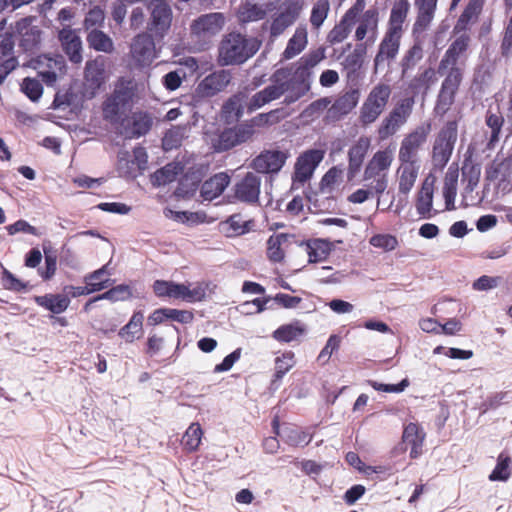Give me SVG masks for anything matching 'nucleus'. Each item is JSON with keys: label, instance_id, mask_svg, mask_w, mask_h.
<instances>
[{"label": "nucleus", "instance_id": "f257e3e1", "mask_svg": "<svg viewBox=\"0 0 512 512\" xmlns=\"http://www.w3.org/2000/svg\"><path fill=\"white\" fill-rule=\"evenodd\" d=\"M289 86L290 83L281 77V73H274L271 83L251 97L248 98L244 93H238L230 97L222 107V115L228 123L237 121L242 116L245 108L249 112L258 110L279 99L288 91Z\"/></svg>", "mask_w": 512, "mask_h": 512}, {"label": "nucleus", "instance_id": "f03ea898", "mask_svg": "<svg viewBox=\"0 0 512 512\" xmlns=\"http://www.w3.org/2000/svg\"><path fill=\"white\" fill-rule=\"evenodd\" d=\"M260 41L241 33H228L218 46V63L221 66L241 65L253 57L260 48Z\"/></svg>", "mask_w": 512, "mask_h": 512}, {"label": "nucleus", "instance_id": "7ed1b4c3", "mask_svg": "<svg viewBox=\"0 0 512 512\" xmlns=\"http://www.w3.org/2000/svg\"><path fill=\"white\" fill-rule=\"evenodd\" d=\"M137 98L136 83L127 78H120L114 85L113 92L102 104V112L105 120L117 123L131 108Z\"/></svg>", "mask_w": 512, "mask_h": 512}, {"label": "nucleus", "instance_id": "20e7f679", "mask_svg": "<svg viewBox=\"0 0 512 512\" xmlns=\"http://www.w3.org/2000/svg\"><path fill=\"white\" fill-rule=\"evenodd\" d=\"M394 161V152L390 148L377 150L364 167L362 180L366 186L376 190V195H382L389 184V172Z\"/></svg>", "mask_w": 512, "mask_h": 512}, {"label": "nucleus", "instance_id": "39448f33", "mask_svg": "<svg viewBox=\"0 0 512 512\" xmlns=\"http://www.w3.org/2000/svg\"><path fill=\"white\" fill-rule=\"evenodd\" d=\"M465 68L462 66L438 65V74L444 77L442 81L434 111L443 116L446 114L455 101V96L459 90L464 77Z\"/></svg>", "mask_w": 512, "mask_h": 512}, {"label": "nucleus", "instance_id": "423d86ee", "mask_svg": "<svg viewBox=\"0 0 512 512\" xmlns=\"http://www.w3.org/2000/svg\"><path fill=\"white\" fill-rule=\"evenodd\" d=\"M431 130V123L426 121L406 133L400 142L398 161L421 164L420 152L426 145Z\"/></svg>", "mask_w": 512, "mask_h": 512}, {"label": "nucleus", "instance_id": "0eeeda50", "mask_svg": "<svg viewBox=\"0 0 512 512\" xmlns=\"http://www.w3.org/2000/svg\"><path fill=\"white\" fill-rule=\"evenodd\" d=\"M390 95L391 88L388 84L379 83L371 89L359 112V122L362 126H369L379 118L388 104Z\"/></svg>", "mask_w": 512, "mask_h": 512}, {"label": "nucleus", "instance_id": "6e6552de", "mask_svg": "<svg viewBox=\"0 0 512 512\" xmlns=\"http://www.w3.org/2000/svg\"><path fill=\"white\" fill-rule=\"evenodd\" d=\"M414 98H404L382 119L377 129L380 140H387L395 135L408 121L412 114Z\"/></svg>", "mask_w": 512, "mask_h": 512}, {"label": "nucleus", "instance_id": "1a4fd4ad", "mask_svg": "<svg viewBox=\"0 0 512 512\" xmlns=\"http://www.w3.org/2000/svg\"><path fill=\"white\" fill-rule=\"evenodd\" d=\"M457 140V122L448 121L440 130L432 149V160L436 167L443 168L450 160Z\"/></svg>", "mask_w": 512, "mask_h": 512}, {"label": "nucleus", "instance_id": "9d476101", "mask_svg": "<svg viewBox=\"0 0 512 512\" xmlns=\"http://www.w3.org/2000/svg\"><path fill=\"white\" fill-rule=\"evenodd\" d=\"M324 155V150L310 149L298 156L292 176L294 187L298 188L312 178L315 169L322 162Z\"/></svg>", "mask_w": 512, "mask_h": 512}, {"label": "nucleus", "instance_id": "9b49d317", "mask_svg": "<svg viewBox=\"0 0 512 512\" xmlns=\"http://www.w3.org/2000/svg\"><path fill=\"white\" fill-rule=\"evenodd\" d=\"M254 133L252 126L239 125L234 128H227L210 138V145L215 152L227 151L236 145L249 140Z\"/></svg>", "mask_w": 512, "mask_h": 512}, {"label": "nucleus", "instance_id": "f8f14e48", "mask_svg": "<svg viewBox=\"0 0 512 512\" xmlns=\"http://www.w3.org/2000/svg\"><path fill=\"white\" fill-rule=\"evenodd\" d=\"M224 24L225 18L222 13L203 14L192 21L190 32L198 41H208L223 29Z\"/></svg>", "mask_w": 512, "mask_h": 512}, {"label": "nucleus", "instance_id": "ddd939ff", "mask_svg": "<svg viewBox=\"0 0 512 512\" xmlns=\"http://www.w3.org/2000/svg\"><path fill=\"white\" fill-rule=\"evenodd\" d=\"M105 60L97 57L88 61L85 66L82 94L87 99H92L98 93L100 87L106 82Z\"/></svg>", "mask_w": 512, "mask_h": 512}, {"label": "nucleus", "instance_id": "4468645a", "mask_svg": "<svg viewBox=\"0 0 512 512\" xmlns=\"http://www.w3.org/2000/svg\"><path fill=\"white\" fill-rule=\"evenodd\" d=\"M148 9L150 11L149 30L156 37L163 38L172 22L170 6L165 0H151Z\"/></svg>", "mask_w": 512, "mask_h": 512}, {"label": "nucleus", "instance_id": "2eb2a0df", "mask_svg": "<svg viewBox=\"0 0 512 512\" xmlns=\"http://www.w3.org/2000/svg\"><path fill=\"white\" fill-rule=\"evenodd\" d=\"M365 8L364 0H356L355 4L349 8L340 22L333 27L327 35V42L335 45L343 42L350 34L352 27L355 25L358 16Z\"/></svg>", "mask_w": 512, "mask_h": 512}, {"label": "nucleus", "instance_id": "dca6fc26", "mask_svg": "<svg viewBox=\"0 0 512 512\" xmlns=\"http://www.w3.org/2000/svg\"><path fill=\"white\" fill-rule=\"evenodd\" d=\"M276 73H278V71ZM279 73H281V77H283L284 80L290 83L288 91L285 92L288 93L284 99L286 104L295 102L310 89V81L313 72L309 70L305 65H301L299 60L296 63V68L293 75V79L296 82V87H294L292 80L287 79L284 72L279 71Z\"/></svg>", "mask_w": 512, "mask_h": 512}, {"label": "nucleus", "instance_id": "f3484780", "mask_svg": "<svg viewBox=\"0 0 512 512\" xmlns=\"http://www.w3.org/2000/svg\"><path fill=\"white\" fill-rule=\"evenodd\" d=\"M130 54L136 65H150L156 58V48L152 36L147 32L136 35L130 46Z\"/></svg>", "mask_w": 512, "mask_h": 512}, {"label": "nucleus", "instance_id": "a211bd4d", "mask_svg": "<svg viewBox=\"0 0 512 512\" xmlns=\"http://www.w3.org/2000/svg\"><path fill=\"white\" fill-rule=\"evenodd\" d=\"M289 156L288 150H265L253 160L252 167L258 173H278Z\"/></svg>", "mask_w": 512, "mask_h": 512}, {"label": "nucleus", "instance_id": "6ab92c4d", "mask_svg": "<svg viewBox=\"0 0 512 512\" xmlns=\"http://www.w3.org/2000/svg\"><path fill=\"white\" fill-rule=\"evenodd\" d=\"M34 67L38 70L39 76L47 85H53L58 76L63 74L65 61L60 55L54 57L42 55L35 60Z\"/></svg>", "mask_w": 512, "mask_h": 512}, {"label": "nucleus", "instance_id": "aec40b11", "mask_svg": "<svg viewBox=\"0 0 512 512\" xmlns=\"http://www.w3.org/2000/svg\"><path fill=\"white\" fill-rule=\"evenodd\" d=\"M232 75L228 70H218L206 76L196 87L199 97H212L223 91L231 82Z\"/></svg>", "mask_w": 512, "mask_h": 512}, {"label": "nucleus", "instance_id": "412c9836", "mask_svg": "<svg viewBox=\"0 0 512 512\" xmlns=\"http://www.w3.org/2000/svg\"><path fill=\"white\" fill-rule=\"evenodd\" d=\"M304 7V0H286L283 10L273 19L271 34L280 35L299 17Z\"/></svg>", "mask_w": 512, "mask_h": 512}, {"label": "nucleus", "instance_id": "4be33fe9", "mask_svg": "<svg viewBox=\"0 0 512 512\" xmlns=\"http://www.w3.org/2000/svg\"><path fill=\"white\" fill-rule=\"evenodd\" d=\"M401 38L402 37L399 35L385 32L374 58L375 70L389 66V64L397 57Z\"/></svg>", "mask_w": 512, "mask_h": 512}, {"label": "nucleus", "instance_id": "5701e85b", "mask_svg": "<svg viewBox=\"0 0 512 512\" xmlns=\"http://www.w3.org/2000/svg\"><path fill=\"white\" fill-rule=\"evenodd\" d=\"M470 41L471 38L466 33L456 37L444 53L439 63L443 64V66H462L465 68L467 58L466 51L469 47Z\"/></svg>", "mask_w": 512, "mask_h": 512}, {"label": "nucleus", "instance_id": "b1692460", "mask_svg": "<svg viewBox=\"0 0 512 512\" xmlns=\"http://www.w3.org/2000/svg\"><path fill=\"white\" fill-rule=\"evenodd\" d=\"M371 146V140L367 136H360L348 150V179H353L361 170L364 159Z\"/></svg>", "mask_w": 512, "mask_h": 512}, {"label": "nucleus", "instance_id": "393cba45", "mask_svg": "<svg viewBox=\"0 0 512 512\" xmlns=\"http://www.w3.org/2000/svg\"><path fill=\"white\" fill-rule=\"evenodd\" d=\"M396 170L398 195L407 198L419 176L421 164L398 161Z\"/></svg>", "mask_w": 512, "mask_h": 512}, {"label": "nucleus", "instance_id": "a878e982", "mask_svg": "<svg viewBox=\"0 0 512 512\" xmlns=\"http://www.w3.org/2000/svg\"><path fill=\"white\" fill-rule=\"evenodd\" d=\"M260 186L261 178L249 172L235 185V197L241 202L256 203L259 199Z\"/></svg>", "mask_w": 512, "mask_h": 512}, {"label": "nucleus", "instance_id": "bb28decb", "mask_svg": "<svg viewBox=\"0 0 512 512\" xmlns=\"http://www.w3.org/2000/svg\"><path fill=\"white\" fill-rule=\"evenodd\" d=\"M58 37L70 61L80 63L82 61V42L76 31L66 26L59 31Z\"/></svg>", "mask_w": 512, "mask_h": 512}, {"label": "nucleus", "instance_id": "cd10ccee", "mask_svg": "<svg viewBox=\"0 0 512 512\" xmlns=\"http://www.w3.org/2000/svg\"><path fill=\"white\" fill-rule=\"evenodd\" d=\"M409 10L410 4L408 0H397L391 9L386 32L402 37Z\"/></svg>", "mask_w": 512, "mask_h": 512}, {"label": "nucleus", "instance_id": "c85d7f7f", "mask_svg": "<svg viewBox=\"0 0 512 512\" xmlns=\"http://www.w3.org/2000/svg\"><path fill=\"white\" fill-rule=\"evenodd\" d=\"M359 24L355 31V38L363 40L367 35L375 38L378 30L379 13L376 8L366 10L359 18Z\"/></svg>", "mask_w": 512, "mask_h": 512}, {"label": "nucleus", "instance_id": "c756f323", "mask_svg": "<svg viewBox=\"0 0 512 512\" xmlns=\"http://www.w3.org/2000/svg\"><path fill=\"white\" fill-rule=\"evenodd\" d=\"M230 183V176L221 172L206 180L201 187V196L204 200L211 201L221 195Z\"/></svg>", "mask_w": 512, "mask_h": 512}, {"label": "nucleus", "instance_id": "7c9ffc66", "mask_svg": "<svg viewBox=\"0 0 512 512\" xmlns=\"http://www.w3.org/2000/svg\"><path fill=\"white\" fill-rule=\"evenodd\" d=\"M434 180L427 177L418 192L416 209L419 215L424 218L431 217L433 204Z\"/></svg>", "mask_w": 512, "mask_h": 512}, {"label": "nucleus", "instance_id": "2f4dec72", "mask_svg": "<svg viewBox=\"0 0 512 512\" xmlns=\"http://www.w3.org/2000/svg\"><path fill=\"white\" fill-rule=\"evenodd\" d=\"M253 221L245 219L241 214H233L220 223L221 231L228 237L243 235L251 230Z\"/></svg>", "mask_w": 512, "mask_h": 512}, {"label": "nucleus", "instance_id": "473e14b6", "mask_svg": "<svg viewBox=\"0 0 512 512\" xmlns=\"http://www.w3.org/2000/svg\"><path fill=\"white\" fill-rule=\"evenodd\" d=\"M358 90H350L338 97L331 108L329 114L331 117L340 118L350 113L358 104Z\"/></svg>", "mask_w": 512, "mask_h": 512}, {"label": "nucleus", "instance_id": "72a5a7b5", "mask_svg": "<svg viewBox=\"0 0 512 512\" xmlns=\"http://www.w3.org/2000/svg\"><path fill=\"white\" fill-rule=\"evenodd\" d=\"M424 438L425 433L418 424L409 423L405 426L402 439L406 445L411 447V458H417L421 454Z\"/></svg>", "mask_w": 512, "mask_h": 512}, {"label": "nucleus", "instance_id": "f704fd0d", "mask_svg": "<svg viewBox=\"0 0 512 512\" xmlns=\"http://www.w3.org/2000/svg\"><path fill=\"white\" fill-rule=\"evenodd\" d=\"M417 8V18L413 25V34H421L430 26L437 3H415Z\"/></svg>", "mask_w": 512, "mask_h": 512}, {"label": "nucleus", "instance_id": "c9c22d12", "mask_svg": "<svg viewBox=\"0 0 512 512\" xmlns=\"http://www.w3.org/2000/svg\"><path fill=\"white\" fill-rule=\"evenodd\" d=\"M307 43V29L305 27H297L282 54L283 58L286 60L294 58L306 48Z\"/></svg>", "mask_w": 512, "mask_h": 512}, {"label": "nucleus", "instance_id": "e433bc0d", "mask_svg": "<svg viewBox=\"0 0 512 512\" xmlns=\"http://www.w3.org/2000/svg\"><path fill=\"white\" fill-rule=\"evenodd\" d=\"M153 124V119L147 112H135L131 117V126L126 129L127 137H140L148 133Z\"/></svg>", "mask_w": 512, "mask_h": 512}, {"label": "nucleus", "instance_id": "4c0bfd02", "mask_svg": "<svg viewBox=\"0 0 512 512\" xmlns=\"http://www.w3.org/2000/svg\"><path fill=\"white\" fill-rule=\"evenodd\" d=\"M331 250L330 242L324 239H312L305 244V251L310 263L324 261L331 253Z\"/></svg>", "mask_w": 512, "mask_h": 512}, {"label": "nucleus", "instance_id": "58836bf2", "mask_svg": "<svg viewBox=\"0 0 512 512\" xmlns=\"http://www.w3.org/2000/svg\"><path fill=\"white\" fill-rule=\"evenodd\" d=\"M35 302L54 314L64 312L70 304L69 298L64 296V294H46L43 296H36Z\"/></svg>", "mask_w": 512, "mask_h": 512}, {"label": "nucleus", "instance_id": "ea45409f", "mask_svg": "<svg viewBox=\"0 0 512 512\" xmlns=\"http://www.w3.org/2000/svg\"><path fill=\"white\" fill-rule=\"evenodd\" d=\"M483 5L484 0H470L463 13L460 15L454 29L457 31L465 30L470 23L476 22Z\"/></svg>", "mask_w": 512, "mask_h": 512}, {"label": "nucleus", "instance_id": "a19ab883", "mask_svg": "<svg viewBox=\"0 0 512 512\" xmlns=\"http://www.w3.org/2000/svg\"><path fill=\"white\" fill-rule=\"evenodd\" d=\"M143 320V313L135 312L129 322L120 329L119 336L128 343L133 342L142 334Z\"/></svg>", "mask_w": 512, "mask_h": 512}, {"label": "nucleus", "instance_id": "79ce46f5", "mask_svg": "<svg viewBox=\"0 0 512 512\" xmlns=\"http://www.w3.org/2000/svg\"><path fill=\"white\" fill-rule=\"evenodd\" d=\"M265 15V8L253 1L241 4L237 12L238 20L243 23L261 20Z\"/></svg>", "mask_w": 512, "mask_h": 512}, {"label": "nucleus", "instance_id": "37998d69", "mask_svg": "<svg viewBox=\"0 0 512 512\" xmlns=\"http://www.w3.org/2000/svg\"><path fill=\"white\" fill-rule=\"evenodd\" d=\"M89 46L96 51L111 53L114 49L112 39L99 29H92L87 35Z\"/></svg>", "mask_w": 512, "mask_h": 512}, {"label": "nucleus", "instance_id": "c03bdc74", "mask_svg": "<svg viewBox=\"0 0 512 512\" xmlns=\"http://www.w3.org/2000/svg\"><path fill=\"white\" fill-rule=\"evenodd\" d=\"M457 183L458 173L456 171H448L445 175L443 186V196L447 210L455 209L454 203L457 195Z\"/></svg>", "mask_w": 512, "mask_h": 512}, {"label": "nucleus", "instance_id": "a18cd8bd", "mask_svg": "<svg viewBox=\"0 0 512 512\" xmlns=\"http://www.w3.org/2000/svg\"><path fill=\"white\" fill-rule=\"evenodd\" d=\"M97 277V274H87L84 277V282L86 286H72L67 285L63 288L64 296L70 298H76L83 295H88L94 292L101 291V286L99 284H92L90 282L91 279Z\"/></svg>", "mask_w": 512, "mask_h": 512}, {"label": "nucleus", "instance_id": "49530a36", "mask_svg": "<svg viewBox=\"0 0 512 512\" xmlns=\"http://www.w3.org/2000/svg\"><path fill=\"white\" fill-rule=\"evenodd\" d=\"M182 172V166L179 163H169L157 170L153 175V183L156 186H163L173 182Z\"/></svg>", "mask_w": 512, "mask_h": 512}, {"label": "nucleus", "instance_id": "de8ad7c7", "mask_svg": "<svg viewBox=\"0 0 512 512\" xmlns=\"http://www.w3.org/2000/svg\"><path fill=\"white\" fill-rule=\"evenodd\" d=\"M209 290V284L202 282L184 283V301L193 303L202 301Z\"/></svg>", "mask_w": 512, "mask_h": 512}, {"label": "nucleus", "instance_id": "09e8293b", "mask_svg": "<svg viewBox=\"0 0 512 512\" xmlns=\"http://www.w3.org/2000/svg\"><path fill=\"white\" fill-rule=\"evenodd\" d=\"M203 431L199 423H192L186 430L182 438L184 448L189 452H194L198 449Z\"/></svg>", "mask_w": 512, "mask_h": 512}, {"label": "nucleus", "instance_id": "8fccbe9b", "mask_svg": "<svg viewBox=\"0 0 512 512\" xmlns=\"http://www.w3.org/2000/svg\"><path fill=\"white\" fill-rule=\"evenodd\" d=\"M130 296L129 287L126 285H118L116 287L111 288L105 293L90 299L84 306V309L87 311L92 303L98 300H110V301H122L127 299Z\"/></svg>", "mask_w": 512, "mask_h": 512}, {"label": "nucleus", "instance_id": "3c124183", "mask_svg": "<svg viewBox=\"0 0 512 512\" xmlns=\"http://www.w3.org/2000/svg\"><path fill=\"white\" fill-rule=\"evenodd\" d=\"M187 126H173L164 135L163 147L165 150H172L181 145L183 139L187 137Z\"/></svg>", "mask_w": 512, "mask_h": 512}, {"label": "nucleus", "instance_id": "603ef678", "mask_svg": "<svg viewBox=\"0 0 512 512\" xmlns=\"http://www.w3.org/2000/svg\"><path fill=\"white\" fill-rule=\"evenodd\" d=\"M304 333V328L299 322L283 325L274 331L273 337L282 342L296 340Z\"/></svg>", "mask_w": 512, "mask_h": 512}, {"label": "nucleus", "instance_id": "864d4df0", "mask_svg": "<svg viewBox=\"0 0 512 512\" xmlns=\"http://www.w3.org/2000/svg\"><path fill=\"white\" fill-rule=\"evenodd\" d=\"M485 122L488 128L491 130L488 147L493 148L499 141V134L504 123V118L500 113H492L491 111H488Z\"/></svg>", "mask_w": 512, "mask_h": 512}, {"label": "nucleus", "instance_id": "5fc2aeb1", "mask_svg": "<svg viewBox=\"0 0 512 512\" xmlns=\"http://www.w3.org/2000/svg\"><path fill=\"white\" fill-rule=\"evenodd\" d=\"M510 465H511V458L508 455L501 453L498 456L497 464H496L494 470L489 475V480L490 481H506V480H508L511 475Z\"/></svg>", "mask_w": 512, "mask_h": 512}, {"label": "nucleus", "instance_id": "6e6d98bb", "mask_svg": "<svg viewBox=\"0 0 512 512\" xmlns=\"http://www.w3.org/2000/svg\"><path fill=\"white\" fill-rule=\"evenodd\" d=\"M287 241L285 234L271 236L267 241V256L273 262H280L284 258V251L281 246Z\"/></svg>", "mask_w": 512, "mask_h": 512}, {"label": "nucleus", "instance_id": "4d7b16f0", "mask_svg": "<svg viewBox=\"0 0 512 512\" xmlns=\"http://www.w3.org/2000/svg\"><path fill=\"white\" fill-rule=\"evenodd\" d=\"M330 10V5L328 0H317L313 5L310 22L311 25L318 29L325 21L328 16V12Z\"/></svg>", "mask_w": 512, "mask_h": 512}, {"label": "nucleus", "instance_id": "13d9d810", "mask_svg": "<svg viewBox=\"0 0 512 512\" xmlns=\"http://www.w3.org/2000/svg\"><path fill=\"white\" fill-rule=\"evenodd\" d=\"M369 243L386 252L393 251L398 246L397 238L391 234H376L370 238Z\"/></svg>", "mask_w": 512, "mask_h": 512}, {"label": "nucleus", "instance_id": "bf43d9fd", "mask_svg": "<svg viewBox=\"0 0 512 512\" xmlns=\"http://www.w3.org/2000/svg\"><path fill=\"white\" fill-rule=\"evenodd\" d=\"M295 365L294 354L285 352L275 359V377L281 379Z\"/></svg>", "mask_w": 512, "mask_h": 512}, {"label": "nucleus", "instance_id": "052dcab7", "mask_svg": "<svg viewBox=\"0 0 512 512\" xmlns=\"http://www.w3.org/2000/svg\"><path fill=\"white\" fill-rule=\"evenodd\" d=\"M105 20V13L99 6L91 8L84 20V27L86 30L98 29Z\"/></svg>", "mask_w": 512, "mask_h": 512}, {"label": "nucleus", "instance_id": "680f3d73", "mask_svg": "<svg viewBox=\"0 0 512 512\" xmlns=\"http://www.w3.org/2000/svg\"><path fill=\"white\" fill-rule=\"evenodd\" d=\"M342 169L338 167L330 168L322 177L321 189L330 192L342 180Z\"/></svg>", "mask_w": 512, "mask_h": 512}, {"label": "nucleus", "instance_id": "e2e57ef3", "mask_svg": "<svg viewBox=\"0 0 512 512\" xmlns=\"http://www.w3.org/2000/svg\"><path fill=\"white\" fill-rule=\"evenodd\" d=\"M311 440L312 436L299 428H290L286 432V441L291 446H305Z\"/></svg>", "mask_w": 512, "mask_h": 512}, {"label": "nucleus", "instance_id": "0e129e2a", "mask_svg": "<svg viewBox=\"0 0 512 512\" xmlns=\"http://www.w3.org/2000/svg\"><path fill=\"white\" fill-rule=\"evenodd\" d=\"M326 58V50L324 47H318L304 56L299 61L301 65H305L309 70L313 72V69Z\"/></svg>", "mask_w": 512, "mask_h": 512}, {"label": "nucleus", "instance_id": "69168bd1", "mask_svg": "<svg viewBox=\"0 0 512 512\" xmlns=\"http://www.w3.org/2000/svg\"><path fill=\"white\" fill-rule=\"evenodd\" d=\"M21 90L32 101H37L43 93V87L41 83L38 80L32 78H25L23 80Z\"/></svg>", "mask_w": 512, "mask_h": 512}, {"label": "nucleus", "instance_id": "338daca9", "mask_svg": "<svg viewBox=\"0 0 512 512\" xmlns=\"http://www.w3.org/2000/svg\"><path fill=\"white\" fill-rule=\"evenodd\" d=\"M185 76L186 73L183 70L171 71L163 77V85L166 89L174 91L180 87Z\"/></svg>", "mask_w": 512, "mask_h": 512}, {"label": "nucleus", "instance_id": "774afa93", "mask_svg": "<svg viewBox=\"0 0 512 512\" xmlns=\"http://www.w3.org/2000/svg\"><path fill=\"white\" fill-rule=\"evenodd\" d=\"M339 345V337H337L336 335L330 336L326 345L323 347L320 354L318 355V361L322 362V364L327 363L332 353L339 348Z\"/></svg>", "mask_w": 512, "mask_h": 512}]
</instances>
